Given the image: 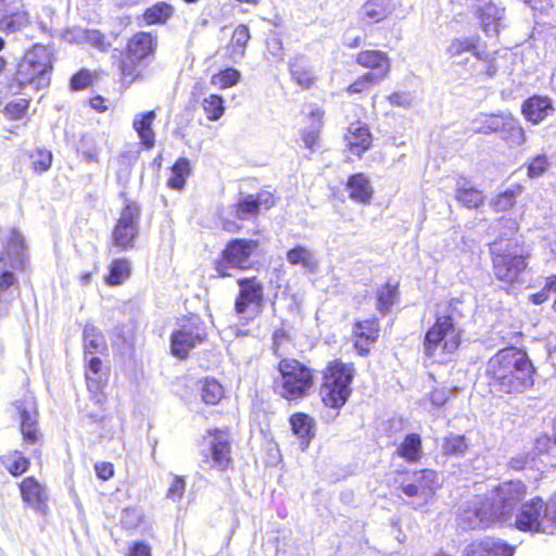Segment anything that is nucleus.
Wrapping results in <instances>:
<instances>
[{
    "label": "nucleus",
    "instance_id": "nucleus-1",
    "mask_svg": "<svg viewBox=\"0 0 556 556\" xmlns=\"http://www.w3.org/2000/svg\"><path fill=\"white\" fill-rule=\"evenodd\" d=\"M534 367L527 353L517 348L498 351L486 363L485 377L491 392L511 393L531 387Z\"/></svg>",
    "mask_w": 556,
    "mask_h": 556
},
{
    "label": "nucleus",
    "instance_id": "nucleus-2",
    "mask_svg": "<svg viewBox=\"0 0 556 556\" xmlns=\"http://www.w3.org/2000/svg\"><path fill=\"white\" fill-rule=\"evenodd\" d=\"M51 71L52 61L49 49L35 45L20 61L10 88L16 93L43 89L50 84Z\"/></svg>",
    "mask_w": 556,
    "mask_h": 556
},
{
    "label": "nucleus",
    "instance_id": "nucleus-3",
    "mask_svg": "<svg viewBox=\"0 0 556 556\" xmlns=\"http://www.w3.org/2000/svg\"><path fill=\"white\" fill-rule=\"evenodd\" d=\"M157 37L148 31L134 35L126 48L125 58L119 63L123 80L130 85L142 77L148 63L154 58Z\"/></svg>",
    "mask_w": 556,
    "mask_h": 556
},
{
    "label": "nucleus",
    "instance_id": "nucleus-4",
    "mask_svg": "<svg viewBox=\"0 0 556 556\" xmlns=\"http://www.w3.org/2000/svg\"><path fill=\"white\" fill-rule=\"evenodd\" d=\"M354 372L353 364L340 361H333L327 366L320 387V397L326 406L340 408L346 403Z\"/></svg>",
    "mask_w": 556,
    "mask_h": 556
},
{
    "label": "nucleus",
    "instance_id": "nucleus-5",
    "mask_svg": "<svg viewBox=\"0 0 556 556\" xmlns=\"http://www.w3.org/2000/svg\"><path fill=\"white\" fill-rule=\"evenodd\" d=\"M494 275L506 282L515 281L525 270L526 256L523 248L515 240L494 241L490 245Z\"/></svg>",
    "mask_w": 556,
    "mask_h": 556
},
{
    "label": "nucleus",
    "instance_id": "nucleus-6",
    "mask_svg": "<svg viewBox=\"0 0 556 556\" xmlns=\"http://www.w3.org/2000/svg\"><path fill=\"white\" fill-rule=\"evenodd\" d=\"M280 380L277 381L280 395L287 400H298L306 396L314 384L311 368L292 358L279 362Z\"/></svg>",
    "mask_w": 556,
    "mask_h": 556
},
{
    "label": "nucleus",
    "instance_id": "nucleus-7",
    "mask_svg": "<svg viewBox=\"0 0 556 556\" xmlns=\"http://www.w3.org/2000/svg\"><path fill=\"white\" fill-rule=\"evenodd\" d=\"M460 343V330L451 316H440L427 331L424 348L428 357H441L454 353Z\"/></svg>",
    "mask_w": 556,
    "mask_h": 556
},
{
    "label": "nucleus",
    "instance_id": "nucleus-8",
    "mask_svg": "<svg viewBox=\"0 0 556 556\" xmlns=\"http://www.w3.org/2000/svg\"><path fill=\"white\" fill-rule=\"evenodd\" d=\"M500 521L495 511V504L484 495H476L466 502L457 517V522L464 530L488 528Z\"/></svg>",
    "mask_w": 556,
    "mask_h": 556
},
{
    "label": "nucleus",
    "instance_id": "nucleus-9",
    "mask_svg": "<svg viewBox=\"0 0 556 556\" xmlns=\"http://www.w3.org/2000/svg\"><path fill=\"white\" fill-rule=\"evenodd\" d=\"M440 484L439 476L434 470L422 469L406 477L400 488L407 497L412 498V505L421 507L433 500Z\"/></svg>",
    "mask_w": 556,
    "mask_h": 556
},
{
    "label": "nucleus",
    "instance_id": "nucleus-10",
    "mask_svg": "<svg viewBox=\"0 0 556 556\" xmlns=\"http://www.w3.org/2000/svg\"><path fill=\"white\" fill-rule=\"evenodd\" d=\"M206 332L198 316L178 321V328L170 336V351L178 358H186L189 351L203 343Z\"/></svg>",
    "mask_w": 556,
    "mask_h": 556
},
{
    "label": "nucleus",
    "instance_id": "nucleus-11",
    "mask_svg": "<svg viewBox=\"0 0 556 556\" xmlns=\"http://www.w3.org/2000/svg\"><path fill=\"white\" fill-rule=\"evenodd\" d=\"M258 242L251 239H233L229 241L222 253V260L216 263L215 270L222 277H228V268H248L250 257L257 249Z\"/></svg>",
    "mask_w": 556,
    "mask_h": 556
},
{
    "label": "nucleus",
    "instance_id": "nucleus-12",
    "mask_svg": "<svg viewBox=\"0 0 556 556\" xmlns=\"http://www.w3.org/2000/svg\"><path fill=\"white\" fill-rule=\"evenodd\" d=\"M549 513V502L545 503L542 498L534 497L521 505L514 525L520 531L545 532L552 525Z\"/></svg>",
    "mask_w": 556,
    "mask_h": 556
},
{
    "label": "nucleus",
    "instance_id": "nucleus-13",
    "mask_svg": "<svg viewBox=\"0 0 556 556\" xmlns=\"http://www.w3.org/2000/svg\"><path fill=\"white\" fill-rule=\"evenodd\" d=\"M526 494L527 488L519 480L503 482L495 489L491 502L495 504V511L500 521H513L514 510Z\"/></svg>",
    "mask_w": 556,
    "mask_h": 556
},
{
    "label": "nucleus",
    "instance_id": "nucleus-14",
    "mask_svg": "<svg viewBox=\"0 0 556 556\" xmlns=\"http://www.w3.org/2000/svg\"><path fill=\"white\" fill-rule=\"evenodd\" d=\"M140 208L135 203L127 204L112 232L113 245L121 250L134 248L139 233Z\"/></svg>",
    "mask_w": 556,
    "mask_h": 556
},
{
    "label": "nucleus",
    "instance_id": "nucleus-15",
    "mask_svg": "<svg viewBox=\"0 0 556 556\" xmlns=\"http://www.w3.org/2000/svg\"><path fill=\"white\" fill-rule=\"evenodd\" d=\"M239 294L235 301V311L238 315H248L254 318L263 306V285L255 278L238 280Z\"/></svg>",
    "mask_w": 556,
    "mask_h": 556
},
{
    "label": "nucleus",
    "instance_id": "nucleus-16",
    "mask_svg": "<svg viewBox=\"0 0 556 556\" xmlns=\"http://www.w3.org/2000/svg\"><path fill=\"white\" fill-rule=\"evenodd\" d=\"M24 503L41 515L48 511L49 492L45 484L34 477H27L18 484Z\"/></svg>",
    "mask_w": 556,
    "mask_h": 556
},
{
    "label": "nucleus",
    "instance_id": "nucleus-17",
    "mask_svg": "<svg viewBox=\"0 0 556 556\" xmlns=\"http://www.w3.org/2000/svg\"><path fill=\"white\" fill-rule=\"evenodd\" d=\"M515 547L501 539L488 536L466 546L464 556H514Z\"/></svg>",
    "mask_w": 556,
    "mask_h": 556
},
{
    "label": "nucleus",
    "instance_id": "nucleus-18",
    "mask_svg": "<svg viewBox=\"0 0 556 556\" xmlns=\"http://www.w3.org/2000/svg\"><path fill=\"white\" fill-rule=\"evenodd\" d=\"M555 108L551 98L545 96H532L523 101L521 113L533 125H539L553 115Z\"/></svg>",
    "mask_w": 556,
    "mask_h": 556
},
{
    "label": "nucleus",
    "instance_id": "nucleus-19",
    "mask_svg": "<svg viewBox=\"0 0 556 556\" xmlns=\"http://www.w3.org/2000/svg\"><path fill=\"white\" fill-rule=\"evenodd\" d=\"M379 332L380 326L376 318L355 323L353 327L354 346L359 355L365 356L369 353V345L377 341Z\"/></svg>",
    "mask_w": 556,
    "mask_h": 556
},
{
    "label": "nucleus",
    "instance_id": "nucleus-20",
    "mask_svg": "<svg viewBox=\"0 0 556 556\" xmlns=\"http://www.w3.org/2000/svg\"><path fill=\"white\" fill-rule=\"evenodd\" d=\"M349 151L361 156L371 146V134L367 125L362 122H355L350 125L344 136Z\"/></svg>",
    "mask_w": 556,
    "mask_h": 556
},
{
    "label": "nucleus",
    "instance_id": "nucleus-21",
    "mask_svg": "<svg viewBox=\"0 0 556 556\" xmlns=\"http://www.w3.org/2000/svg\"><path fill=\"white\" fill-rule=\"evenodd\" d=\"M21 418V432L23 439L28 444H35L39 440L37 428V410L31 401H24L17 405Z\"/></svg>",
    "mask_w": 556,
    "mask_h": 556
},
{
    "label": "nucleus",
    "instance_id": "nucleus-22",
    "mask_svg": "<svg viewBox=\"0 0 556 556\" xmlns=\"http://www.w3.org/2000/svg\"><path fill=\"white\" fill-rule=\"evenodd\" d=\"M210 434L212 437L210 441V450L214 466L223 470L227 468L231 462L229 434L220 430H214V432H210Z\"/></svg>",
    "mask_w": 556,
    "mask_h": 556
},
{
    "label": "nucleus",
    "instance_id": "nucleus-23",
    "mask_svg": "<svg viewBox=\"0 0 556 556\" xmlns=\"http://www.w3.org/2000/svg\"><path fill=\"white\" fill-rule=\"evenodd\" d=\"M346 189L352 200L363 204L369 203L374 194L369 178L362 173L350 176Z\"/></svg>",
    "mask_w": 556,
    "mask_h": 556
},
{
    "label": "nucleus",
    "instance_id": "nucleus-24",
    "mask_svg": "<svg viewBox=\"0 0 556 556\" xmlns=\"http://www.w3.org/2000/svg\"><path fill=\"white\" fill-rule=\"evenodd\" d=\"M356 62L367 68L377 70L375 74L382 76V80L390 72V61L387 53L378 50H366L358 53Z\"/></svg>",
    "mask_w": 556,
    "mask_h": 556
},
{
    "label": "nucleus",
    "instance_id": "nucleus-25",
    "mask_svg": "<svg viewBox=\"0 0 556 556\" xmlns=\"http://www.w3.org/2000/svg\"><path fill=\"white\" fill-rule=\"evenodd\" d=\"M393 11L392 0H367L361 9V15L370 23H378L386 20Z\"/></svg>",
    "mask_w": 556,
    "mask_h": 556
},
{
    "label": "nucleus",
    "instance_id": "nucleus-26",
    "mask_svg": "<svg viewBox=\"0 0 556 556\" xmlns=\"http://www.w3.org/2000/svg\"><path fill=\"white\" fill-rule=\"evenodd\" d=\"M8 260L10 267L18 268L24 263V241L21 233L12 230L7 241L5 253L0 256V262Z\"/></svg>",
    "mask_w": 556,
    "mask_h": 556
},
{
    "label": "nucleus",
    "instance_id": "nucleus-27",
    "mask_svg": "<svg viewBox=\"0 0 556 556\" xmlns=\"http://www.w3.org/2000/svg\"><path fill=\"white\" fill-rule=\"evenodd\" d=\"M155 116L156 115L154 111H149L136 115L132 122V126L141 139L142 144L148 149L154 146L155 135L152 129V124L155 119Z\"/></svg>",
    "mask_w": 556,
    "mask_h": 556
},
{
    "label": "nucleus",
    "instance_id": "nucleus-28",
    "mask_svg": "<svg viewBox=\"0 0 556 556\" xmlns=\"http://www.w3.org/2000/svg\"><path fill=\"white\" fill-rule=\"evenodd\" d=\"M500 131L503 134V139L506 140L509 146L519 147L527 141L525 129L510 113L504 114Z\"/></svg>",
    "mask_w": 556,
    "mask_h": 556
},
{
    "label": "nucleus",
    "instance_id": "nucleus-29",
    "mask_svg": "<svg viewBox=\"0 0 556 556\" xmlns=\"http://www.w3.org/2000/svg\"><path fill=\"white\" fill-rule=\"evenodd\" d=\"M505 113H479L470 122V128L476 134L490 135L501 129Z\"/></svg>",
    "mask_w": 556,
    "mask_h": 556
},
{
    "label": "nucleus",
    "instance_id": "nucleus-30",
    "mask_svg": "<svg viewBox=\"0 0 556 556\" xmlns=\"http://www.w3.org/2000/svg\"><path fill=\"white\" fill-rule=\"evenodd\" d=\"M481 26L486 34H497L503 17V10L493 3H484L477 9Z\"/></svg>",
    "mask_w": 556,
    "mask_h": 556
},
{
    "label": "nucleus",
    "instance_id": "nucleus-31",
    "mask_svg": "<svg viewBox=\"0 0 556 556\" xmlns=\"http://www.w3.org/2000/svg\"><path fill=\"white\" fill-rule=\"evenodd\" d=\"M287 261L291 265H300L311 273H315L318 269V260L315 253L303 245H298L289 250L287 252Z\"/></svg>",
    "mask_w": 556,
    "mask_h": 556
},
{
    "label": "nucleus",
    "instance_id": "nucleus-32",
    "mask_svg": "<svg viewBox=\"0 0 556 556\" xmlns=\"http://www.w3.org/2000/svg\"><path fill=\"white\" fill-rule=\"evenodd\" d=\"M324 111L320 109H314L308 116L309 126L303 130L302 140L308 149H313L319 139V132L323 127Z\"/></svg>",
    "mask_w": 556,
    "mask_h": 556
},
{
    "label": "nucleus",
    "instance_id": "nucleus-33",
    "mask_svg": "<svg viewBox=\"0 0 556 556\" xmlns=\"http://www.w3.org/2000/svg\"><path fill=\"white\" fill-rule=\"evenodd\" d=\"M1 464L14 477L27 471L30 460L21 451L14 450L0 457Z\"/></svg>",
    "mask_w": 556,
    "mask_h": 556
},
{
    "label": "nucleus",
    "instance_id": "nucleus-34",
    "mask_svg": "<svg viewBox=\"0 0 556 556\" xmlns=\"http://www.w3.org/2000/svg\"><path fill=\"white\" fill-rule=\"evenodd\" d=\"M250 37L249 28L245 25H239L235 28L228 46L230 50V56L235 62L244 56L245 47L250 40Z\"/></svg>",
    "mask_w": 556,
    "mask_h": 556
},
{
    "label": "nucleus",
    "instance_id": "nucleus-35",
    "mask_svg": "<svg viewBox=\"0 0 556 556\" xmlns=\"http://www.w3.org/2000/svg\"><path fill=\"white\" fill-rule=\"evenodd\" d=\"M397 454L407 462L415 463L421 457V438L417 433H409L397 447Z\"/></svg>",
    "mask_w": 556,
    "mask_h": 556
},
{
    "label": "nucleus",
    "instance_id": "nucleus-36",
    "mask_svg": "<svg viewBox=\"0 0 556 556\" xmlns=\"http://www.w3.org/2000/svg\"><path fill=\"white\" fill-rule=\"evenodd\" d=\"M290 72L293 79L303 88H309L314 83V75L306 66L303 56L296 55L290 63Z\"/></svg>",
    "mask_w": 556,
    "mask_h": 556
},
{
    "label": "nucleus",
    "instance_id": "nucleus-37",
    "mask_svg": "<svg viewBox=\"0 0 556 556\" xmlns=\"http://www.w3.org/2000/svg\"><path fill=\"white\" fill-rule=\"evenodd\" d=\"M174 13V8L166 2H157L143 13V20L148 25L164 24Z\"/></svg>",
    "mask_w": 556,
    "mask_h": 556
},
{
    "label": "nucleus",
    "instance_id": "nucleus-38",
    "mask_svg": "<svg viewBox=\"0 0 556 556\" xmlns=\"http://www.w3.org/2000/svg\"><path fill=\"white\" fill-rule=\"evenodd\" d=\"M131 273L130 263L127 260H114L110 265V273L106 277V283L110 286L122 285Z\"/></svg>",
    "mask_w": 556,
    "mask_h": 556
},
{
    "label": "nucleus",
    "instance_id": "nucleus-39",
    "mask_svg": "<svg viewBox=\"0 0 556 556\" xmlns=\"http://www.w3.org/2000/svg\"><path fill=\"white\" fill-rule=\"evenodd\" d=\"M190 162L180 157L172 167V176L168 179V187L175 190H181L185 187L186 178L190 174Z\"/></svg>",
    "mask_w": 556,
    "mask_h": 556
},
{
    "label": "nucleus",
    "instance_id": "nucleus-40",
    "mask_svg": "<svg viewBox=\"0 0 556 556\" xmlns=\"http://www.w3.org/2000/svg\"><path fill=\"white\" fill-rule=\"evenodd\" d=\"M290 424L294 434L306 440L305 445H307L309 439L314 435L313 419L306 414L298 413L291 416Z\"/></svg>",
    "mask_w": 556,
    "mask_h": 556
},
{
    "label": "nucleus",
    "instance_id": "nucleus-41",
    "mask_svg": "<svg viewBox=\"0 0 556 556\" xmlns=\"http://www.w3.org/2000/svg\"><path fill=\"white\" fill-rule=\"evenodd\" d=\"M105 344L101 331L93 325L87 324L84 328V349L86 353L99 352Z\"/></svg>",
    "mask_w": 556,
    "mask_h": 556
},
{
    "label": "nucleus",
    "instance_id": "nucleus-42",
    "mask_svg": "<svg viewBox=\"0 0 556 556\" xmlns=\"http://www.w3.org/2000/svg\"><path fill=\"white\" fill-rule=\"evenodd\" d=\"M467 450L468 443L464 435L451 433L443 440L442 451L445 455L460 457Z\"/></svg>",
    "mask_w": 556,
    "mask_h": 556
},
{
    "label": "nucleus",
    "instance_id": "nucleus-43",
    "mask_svg": "<svg viewBox=\"0 0 556 556\" xmlns=\"http://www.w3.org/2000/svg\"><path fill=\"white\" fill-rule=\"evenodd\" d=\"M260 211L253 194L241 197L236 204V217L240 220L256 218Z\"/></svg>",
    "mask_w": 556,
    "mask_h": 556
},
{
    "label": "nucleus",
    "instance_id": "nucleus-44",
    "mask_svg": "<svg viewBox=\"0 0 556 556\" xmlns=\"http://www.w3.org/2000/svg\"><path fill=\"white\" fill-rule=\"evenodd\" d=\"M224 395L223 386L215 379H204L201 387V396L206 404H217Z\"/></svg>",
    "mask_w": 556,
    "mask_h": 556
},
{
    "label": "nucleus",
    "instance_id": "nucleus-45",
    "mask_svg": "<svg viewBox=\"0 0 556 556\" xmlns=\"http://www.w3.org/2000/svg\"><path fill=\"white\" fill-rule=\"evenodd\" d=\"M202 108L210 121H218L225 113L224 99L218 94H210L204 98Z\"/></svg>",
    "mask_w": 556,
    "mask_h": 556
},
{
    "label": "nucleus",
    "instance_id": "nucleus-46",
    "mask_svg": "<svg viewBox=\"0 0 556 556\" xmlns=\"http://www.w3.org/2000/svg\"><path fill=\"white\" fill-rule=\"evenodd\" d=\"M456 199L469 208L478 207L483 202L482 193L475 188H466L457 182Z\"/></svg>",
    "mask_w": 556,
    "mask_h": 556
},
{
    "label": "nucleus",
    "instance_id": "nucleus-47",
    "mask_svg": "<svg viewBox=\"0 0 556 556\" xmlns=\"http://www.w3.org/2000/svg\"><path fill=\"white\" fill-rule=\"evenodd\" d=\"M478 40L473 37L454 39L448 46V53L452 56H458L464 52H471L477 59H480V52L477 50Z\"/></svg>",
    "mask_w": 556,
    "mask_h": 556
},
{
    "label": "nucleus",
    "instance_id": "nucleus-48",
    "mask_svg": "<svg viewBox=\"0 0 556 556\" xmlns=\"http://www.w3.org/2000/svg\"><path fill=\"white\" fill-rule=\"evenodd\" d=\"M241 74L235 68H226L215 74L211 78V84L220 89L230 88L237 85L240 80Z\"/></svg>",
    "mask_w": 556,
    "mask_h": 556
},
{
    "label": "nucleus",
    "instance_id": "nucleus-49",
    "mask_svg": "<svg viewBox=\"0 0 556 556\" xmlns=\"http://www.w3.org/2000/svg\"><path fill=\"white\" fill-rule=\"evenodd\" d=\"M397 298V287L390 283L384 285L377 292L378 309L387 313L390 311Z\"/></svg>",
    "mask_w": 556,
    "mask_h": 556
},
{
    "label": "nucleus",
    "instance_id": "nucleus-50",
    "mask_svg": "<svg viewBox=\"0 0 556 556\" xmlns=\"http://www.w3.org/2000/svg\"><path fill=\"white\" fill-rule=\"evenodd\" d=\"M0 24V29L8 33H15L29 24V17L26 12H16L5 16Z\"/></svg>",
    "mask_w": 556,
    "mask_h": 556
},
{
    "label": "nucleus",
    "instance_id": "nucleus-51",
    "mask_svg": "<svg viewBox=\"0 0 556 556\" xmlns=\"http://www.w3.org/2000/svg\"><path fill=\"white\" fill-rule=\"evenodd\" d=\"M97 79V75L87 68H83L74 74L70 80V88L72 91L85 90Z\"/></svg>",
    "mask_w": 556,
    "mask_h": 556
},
{
    "label": "nucleus",
    "instance_id": "nucleus-52",
    "mask_svg": "<svg viewBox=\"0 0 556 556\" xmlns=\"http://www.w3.org/2000/svg\"><path fill=\"white\" fill-rule=\"evenodd\" d=\"M52 159V153L45 149H37L30 154L31 166L39 174L47 172L51 167Z\"/></svg>",
    "mask_w": 556,
    "mask_h": 556
},
{
    "label": "nucleus",
    "instance_id": "nucleus-53",
    "mask_svg": "<svg viewBox=\"0 0 556 556\" xmlns=\"http://www.w3.org/2000/svg\"><path fill=\"white\" fill-rule=\"evenodd\" d=\"M382 81V76L374 73H366L351 84L348 88L349 93H359L368 89L371 85Z\"/></svg>",
    "mask_w": 556,
    "mask_h": 556
},
{
    "label": "nucleus",
    "instance_id": "nucleus-54",
    "mask_svg": "<svg viewBox=\"0 0 556 556\" xmlns=\"http://www.w3.org/2000/svg\"><path fill=\"white\" fill-rule=\"evenodd\" d=\"M521 192V188L517 187V190H506L498 194L493 201V205L496 211L504 212L513 207L515 204L516 197Z\"/></svg>",
    "mask_w": 556,
    "mask_h": 556
},
{
    "label": "nucleus",
    "instance_id": "nucleus-55",
    "mask_svg": "<svg viewBox=\"0 0 556 556\" xmlns=\"http://www.w3.org/2000/svg\"><path fill=\"white\" fill-rule=\"evenodd\" d=\"M101 149L93 140L84 139L80 153L83 160L87 163H99Z\"/></svg>",
    "mask_w": 556,
    "mask_h": 556
},
{
    "label": "nucleus",
    "instance_id": "nucleus-56",
    "mask_svg": "<svg viewBox=\"0 0 556 556\" xmlns=\"http://www.w3.org/2000/svg\"><path fill=\"white\" fill-rule=\"evenodd\" d=\"M549 163L544 154L536 155L528 165V176L530 178L540 177L548 168Z\"/></svg>",
    "mask_w": 556,
    "mask_h": 556
},
{
    "label": "nucleus",
    "instance_id": "nucleus-57",
    "mask_svg": "<svg viewBox=\"0 0 556 556\" xmlns=\"http://www.w3.org/2000/svg\"><path fill=\"white\" fill-rule=\"evenodd\" d=\"M186 490V481L184 477L175 476L166 493V497L173 502L179 501Z\"/></svg>",
    "mask_w": 556,
    "mask_h": 556
},
{
    "label": "nucleus",
    "instance_id": "nucleus-58",
    "mask_svg": "<svg viewBox=\"0 0 556 556\" xmlns=\"http://www.w3.org/2000/svg\"><path fill=\"white\" fill-rule=\"evenodd\" d=\"M478 71L483 72L488 78H492L496 74L497 65L495 63V58L490 56L488 54H485V58H482V55L480 54V59H478Z\"/></svg>",
    "mask_w": 556,
    "mask_h": 556
},
{
    "label": "nucleus",
    "instance_id": "nucleus-59",
    "mask_svg": "<svg viewBox=\"0 0 556 556\" xmlns=\"http://www.w3.org/2000/svg\"><path fill=\"white\" fill-rule=\"evenodd\" d=\"M535 455L533 453H519L509 459V467L515 470H521L527 465L534 460Z\"/></svg>",
    "mask_w": 556,
    "mask_h": 556
},
{
    "label": "nucleus",
    "instance_id": "nucleus-60",
    "mask_svg": "<svg viewBox=\"0 0 556 556\" xmlns=\"http://www.w3.org/2000/svg\"><path fill=\"white\" fill-rule=\"evenodd\" d=\"M86 380L88 390L93 393V399L97 403H101L103 400V395L101 394L102 382L101 378H92L90 372H86Z\"/></svg>",
    "mask_w": 556,
    "mask_h": 556
},
{
    "label": "nucleus",
    "instance_id": "nucleus-61",
    "mask_svg": "<svg viewBox=\"0 0 556 556\" xmlns=\"http://www.w3.org/2000/svg\"><path fill=\"white\" fill-rule=\"evenodd\" d=\"M413 96L409 92H394L389 96V101L392 105L409 108L413 103Z\"/></svg>",
    "mask_w": 556,
    "mask_h": 556
},
{
    "label": "nucleus",
    "instance_id": "nucleus-62",
    "mask_svg": "<svg viewBox=\"0 0 556 556\" xmlns=\"http://www.w3.org/2000/svg\"><path fill=\"white\" fill-rule=\"evenodd\" d=\"M253 198H254L260 210H261V207L268 210L275 203L274 195L269 191H261L256 194H253Z\"/></svg>",
    "mask_w": 556,
    "mask_h": 556
},
{
    "label": "nucleus",
    "instance_id": "nucleus-63",
    "mask_svg": "<svg viewBox=\"0 0 556 556\" xmlns=\"http://www.w3.org/2000/svg\"><path fill=\"white\" fill-rule=\"evenodd\" d=\"M289 341V336L283 329H277L273 333V350L276 354L280 353V350Z\"/></svg>",
    "mask_w": 556,
    "mask_h": 556
},
{
    "label": "nucleus",
    "instance_id": "nucleus-64",
    "mask_svg": "<svg viewBox=\"0 0 556 556\" xmlns=\"http://www.w3.org/2000/svg\"><path fill=\"white\" fill-rule=\"evenodd\" d=\"M128 556H151V547L144 542H135L129 547Z\"/></svg>",
    "mask_w": 556,
    "mask_h": 556
}]
</instances>
